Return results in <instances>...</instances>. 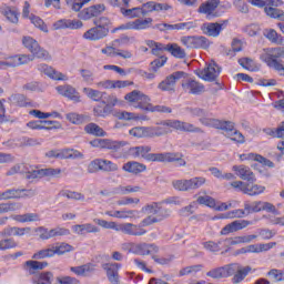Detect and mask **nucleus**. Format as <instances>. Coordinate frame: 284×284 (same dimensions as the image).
I'll list each match as a JSON object with an SVG mask.
<instances>
[{
  "mask_svg": "<svg viewBox=\"0 0 284 284\" xmlns=\"http://www.w3.org/2000/svg\"><path fill=\"white\" fill-rule=\"evenodd\" d=\"M110 32V28H101L95 26L94 28L89 29L84 32L83 39L89 41H99L101 39H105Z\"/></svg>",
  "mask_w": 284,
  "mask_h": 284,
  "instance_id": "25",
  "label": "nucleus"
},
{
  "mask_svg": "<svg viewBox=\"0 0 284 284\" xmlns=\"http://www.w3.org/2000/svg\"><path fill=\"white\" fill-rule=\"evenodd\" d=\"M166 52H169L175 59H185V57H187L185 49L178 43H168Z\"/></svg>",
  "mask_w": 284,
  "mask_h": 284,
  "instance_id": "37",
  "label": "nucleus"
},
{
  "mask_svg": "<svg viewBox=\"0 0 284 284\" xmlns=\"http://www.w3.org/2000/svg\"><path fill=\"white\" fill-rule=\"evenodd\" d=\"M145 161L165 163L168 162V152L166 153H146L144 158Z\"/></svg>",
  "mask_w": 284,
  "mask_h": 284,
  "instance_id": "52",
  "label": "nucleus"
},
{
  "mask_svg": "<svg viewBox=\"0 0 284 284\" xmlns=\"http://www.w3.org/2000/svg\"><path fill=\"white\" fill-rule=\"evenodd\" d=\"M248 225H254V222L250 220H235L226 224L220 232L221 236H227V234H234V232H241L245 230Z\"/></svg>",
  "mask_w": 284,
  "mask_h": 284,
  "instance_id": "16",
  "label": "nucleus"
},
{
  "mask_svg": "<svg viewBox=\"0 0 284 284\" xmlns=\"http://www.w3.org/2000/svg\"><path fill=\"white\" fill-rule=\"evenodd\" d=\"M215 130H222L224 136H230L234 130V122L217 120Z\"/></svg>",
  "mask_w": 284,
  "mask_h": 284,
  "instance_id": "39",
  "label": "nucleus"
},
{
  "mask_svg": "<svg viewBox=\"0 0 284 284\" xmlns=\"http://www.w3.org/2000/svg\"><path fill=\"white\" fill-rule=\"evenodd\" d=\"M125 152H128L130 156H133V159H139V156H141L142 159H145L148 156V153L152 152V146L141 145V146L130 148V143L128 142V145L124 146V150L119 153L125 154Z\"/></svg>",
  "mask_w": 284,
  "mask_h": 284,
  "instance_id": "22",
  "label": "nucleus"
},
{
  "mask_svg": "<svg viewBox=\"0 0 284 284\" xmlns=\"http://www.w3.org/2000/svg\"><path fill=\"white\" fill-rule=\"evenodd\" d=\"M58 94L69 99L73 103H81V93L77 91V89L70 84L59 85L55 88Z\"/></svg>",
  "mask_w": 284,
  "mask_h": 284,
  "instance_id": "18",
  "label": "nucleus"
},
{
  "mask_svg": "<svg viewBox=\"0 0 284 284\" xmlns=\"http://www.w3.org/2000/svg\"><path fill=\"white\" fill-rule=\"evenodd\" d=\"M265 37L268 39V41H271V43H276V45H284L283 36L278 34L274 29L266 30Z\"/></svg>",
  "mask_w": 284,
  "mask_h": 284,
  "instance_id": "43",
  "label": "nucleus"
},
{
  "mask_svg": "<svg viewBox=\"0 0 284 284\" xmlns=\"http://www.w3.org/2000/svg\"><path fill=\"white\" fill-rule=\"evenodd\" d=\"M61 174V169H41L24 172L27 181H34V179H43V176H57Z\"/></svg>",
  "mask_w": 284,
  "mask_h": 284,
  "instance_id": "19",
  "label": "nucleus"
},
{
  "mask_svg": "<svg viewBox=\"0 0 284 284\" xmlns=\"http://www.w3.org/2000/svg\"><path fill=\"white\" fill-rule=\"evenodd\" d=\"M261 59L268 68H273V70H276V72L284 77V65L277 60L278 57L272 55V52L266 49L264 53L261 54Z\"/></svg>",
  "mask_w": 284,
  "mask_h": 284,
  "instance_id": "21",
  "label": "nucleus"
},
{
  "mask_svg": "<svg viewBox=\"0 0 284 284\" xmlns=\"http://www.w3.org/2000/svg\"><path fill=\"white\" fill-rule=\"evenodd\" d=\"M172 130L203 134V129L181 120H164L158 123V126H135L129 131V134L135 139H154V136H165Z\"/></svg>",
  "mask_w": 284,
  "mask_h": 284,
  "instance_id": "1",
  "label": "nucleus"
},
{
  "mask_svg": "<svg viewBox=\"0 0 284 284\" xmlns=\"http://www.w3.org/2000/svg\"><path fill=\"white\" fill-rule=\"evenodd\" d=\"M13 220L17 221L18 223H34L39 221V214L27 213L22 215H14Z\"/></svg>",
  "mask_w": 284,
  "mask_h": 284,
  "instance_id": "45",
  "label": "nucleus"
},
{
  "mask_svg": "<svg viewBox=\"0 0 284 284\" xmlns=\"http://www.w3.org/2000/svg\"><path fill=\"white\" fill-rule=\"evenodd\" d=\"M129 251L132 254H138L139 256H150L152 254H159V246L156 244L150 243H129Z\"/></svg>",
  "mask_w": 284,
  "mask_h": 284,
  "instance_id": "10",
  "label": "nucleus"
},
{
  "mask_svg": "<svg viewBox=\"0 0 284 284\" xmlns=\"http://www.w3.org/2000/svg\"><path fill=\"white\" fill-rule=\"evenodd\" d=\"M22 44L24 45V48H27L28 51L31 52V54H33V57H36V59H44V61H48V59H52L50 57V52L41 48V45H39V42L32 37H23Z\"/></svg>",
  "mask_w": 284,
  "mask_h": 284,
  "instance_id": "7",
  "label": "nucleus"
},
{
  "mask_svg": "<svg viewBox=\"0 0 284 284\" xmlns=\"http://www.w3.org/2000/svg\"><path fill=\"white\" fill-rule=\"evenodd\" d=\"M229 23V20H220L219 22H205L201 26V30L203 34H206V37H213L216 39L217 37H221V32L227 28Z\"/></svg>",
  "mask_w": 284,
  "mask_h": 284,
  "instance_id": "8",
  "label": "nucleus"
},
{
  "mask_svg": "<svg viewBox=\"0 0 284 284\" xmlns=\"http://www.w3.org/2000/svg\"><path fill=\"white\" fill-rule=\"evenodd\" d=\"M174 161H176L179 168H185L187 165V162L183 160V154L168 152L166 163H174Z\"/></svg>",
  "mask_w": 284,
  "mask_h": 284,
  "instance_id": "46",
  "label": "nucleus"
},
{
  "mask_svg": "<svg viewBox=\"0 0 284 284\" xmlns=\"http://www.w3.org/2000/svg\"><path fill=\"white\" fill-rule=\"evenodd\" d=\"M110 32V28H101L95 26L94 28L89 29L84 32L83 39L89 41H99L101 39H105Z\"/></svg>",
  "mask_w": 284,
  "mask_h": 284,
  "instance_id": "24",
  "label": "nucleus"
},
{
  "mask_svg": "<svg viewBox=\"0 0 284 284\" xmlns=\"http://www.w3.org/2000/svg\"><path fill=\"white\" fill-rule=\"evenodd\" d=\"M201 270H203V264L186 266L180 271V275L181 276H187V274L194 275L197 272H201Z\"/></svg>",
  "mask_w": 284,
  "mask_h": 284,
  "instance_id": "60",
  "label": "nucleus"
},
{
  "mask_svg": "<svg viewBox=\"0 0 284 284\" xmlns=\"http://www.w3.org/2000/svg\"><path fill=\"white\" fill-rule=\"evenodd\" d=\"M182 88L184 92H189V94H203V92H205V85L195 80L183 82Z\"/></svg>",
  "mask_w": 284,
  "mask_h": 284,
  "instance_id": "31",
  "label": "nucleus"
},
{
  "mask_svg": "<svg viewBox=\"0 0 284 284\" xmlns=\"http://www.w3.org/2000/svg\"><path fill=\"white\" fill-rule=\"evenodd\" d=\"M74 247L65 242H57L49 244L47 247L36 252L32 255L33 261H43V258H53V256H63L68 252H72Z\"/></svg>",
  "mask_w": 284,
  "mask_h": 284,
  "instance_id": "2",
  "label": "nucleus"
},
{
  "mask_svg": "<svg viewBox=\"0 0 284 284\" xmlns=\"http://www.w3.org/2000/svg\"><path fill=\"white\" fill-rule=\"evenodd\" d=\"M185 77H187V73H185L184 71H175L169 77H166L165 80L160 82L158 88L159 90H162V92H170L174 90L176 81H181V79H185Z\"/></svg>",
  "mask_w": 284,
  "mask_h": 284,
  "instance_id": "11",
  "label": "nucleus"
},
{
  "mask_svg": "<svg viewBox=\"0 0 284 284\" xmlns=\"http://www.w3.org/2000/svg\"><path fill=\"white\" fill-rule=\"evenodd\" d=\"M180 42L187 50H207L210 48V40L203 36H184L180 38Z\"/></svg>",
  "mask_w": 284,
  "mask_h": 284,
  "instance_id": "5",
  "label": "nucleus"
},
{
  "mask_svg": "<svg viewBox=\"0 0 284 284\" xmlns=\"http://www.w3.org/2000/svg\"><path fill=\"white\" fill-rule=\"evenodd\" d=\"M219 6H221V0H206L200 4L197 12L199 14H205L209 20L216 19L219 17V13H216Z\"/></svg>",
  "mask_w": 284,
  "mask_h": 284,
  "instance_id": "13",
  "label": "nucleus"
},
{
  "mask_svg": "<svg viewBox=\"0 0 284 284\" xmlns=\"http://www.w3.org/2000/svg\"><path fill=\"white\" fill-rule=\"evenodd\" d=\"M207 183V179L203 176H195L191 179H182V180H174L172 182V186L178 192H194V190H200Z\"/></svg>",
  "mask_w": 284,
  "mask_h": 284,
  "instance_id": "3",
  "label": "nucleus"
},
{
  "mask_svg": "<svg viewBox=\"0 0 284 284\" xmlns=\"http://www.w3.org/2000/svg\"><path fill=\"white\" fill-rule=\"evenodd\" d=\"M121 13L123 14V17H129V19H138L139 17H141V8L140 7H135L132 9H121Z\"/></svg>",
  "mask_w": 284,
  "mask_h": 284,
  "instance_id": "58",
  "label": "nucleus"
},
{
  "mask_svg": "<svg viewBox=\"0 0 284 284\" xmlns=\"http://www.w3.org/2000/svg\"><path fill=\"white\" fill-rule=\"evenodd\" d=\"M30 232H32L31 227L9 226L3 230L2 234L4 236H26Z\"/></svg>",
  "mask_w": 284,
  "mask_h": 284,
  "instance_id": "35",
  "label": "nucleus"
},
{
  "mask_svg": "<svg viewBox=\"0 0 284 284\" xmlns=\"http://www.w3.org/2000/svg\"><path fill=\"white\" fill-rule=\"evenodd\" d=\"M168 10H172V6L169 3L149 1L142 6L141 14L142 17H145L149 12H168Z\"/></svg>",
  "mask_w": 284,
  "mask_h": 284,
  "instance_id": "23",
  "label": "nucleus"
},
{
  "mask_svg": "<svg viewBox=\"0 0 284 284\" xmlns=\"http://www.w3.org/2000/svg\"><path fill=\"white\" fill-rule=\"evenodd\" d=\"M17 210H21V204L14 202L0 204V214H6L8 212H17Z\"/></svg>",
  "mask_w": 284,
  "mask_h": 284,
  "instance_id": "55",
  "label": "nucleus"
},
{
  "mask_svg": "<svg viewBox=\"0 0 284 284\" xmlns=\"http://www.w3.org/2000/svg\"><path fill=\"white\" fill-rule=\"evenodd\" d=\"M260 212H270L271 214H275V216H278V214H281L276 210V206L274 204L263 201H260Z\"/></svg>",
  "mask_w": 284,
  "mask_h": 284,
  "instance_id": "59",
  "label": "nucleus"
},
{
  "mask_svg": "<svg viewBox=\"0 0 284 284\" xmlns=\"http://www.w3.org/2000/svg\"><path fill=\"white\" fill-rule=\"evenodd\" d=\"M102 268L105 270L106 276L110 283L119 284V271L121 270V264L105 263V264H102Z\"/></svg>",
  "mask_w": 284,
  "mask_h": 284,
  "instance_id": "27",
  "label": "nucleus"
},
{
  "mask_svg": "<svg viewBox=\"0 0 284 284\" xmlns=\"http://www.w3.org/2000/svg\"><path fill=\"white\" fill-rule=\"evenodd\" d=\"M118 232H122V234H126L128 236H145L148 234V230L141 227V224L134 223L119 224Z\"/></svg>",
  "mask_w": 284,
  "mask_h": 284,
  "instance_id": "17",
  "label": "nucleus"
},
{
  "mask_svg": "<svg viewBox=\"0 0 284 284\" xmlns=\"http://www.w3.org/2000/svg\"><path fill=\"white\" fill-rule=\"evenodd\" d=\"M32 196H37V192L34 190L9 189L4 192H0V201H10L12 199H32Z\"/></svg>",
  "mask_w": 284,
  "mask_h": 284,
  "instance_id": "9",
  "label": "nucleus"
},
{
  "mask_svg": "<svg viewBox=\"0 0 284 284\" xmlns=\"http://www.w3.org/2000/svg\"><path fill=\"white\" fill-rule=\"evenodd\" d=\"M119 170V165L114 164L110 160H101L100 159V171L101 172H116Z\"/></svg>",
  "mask_w": 284,
  "mask_h": 284,
  "instance_id": "53",
  "label": "nucleus"
},
{
  "mask_svg": "<svg viewBox=\"0 0 284 284\" xmlns=\"http://www.w3.org/2000/svg\"><path fill=\"white\" fill-rule=\"evenodd\" d=\"M9 101L12 105H18L19 108H26L28 105V98L21 93L12 94Z\"/></svg>",
  "mask_w": 284,
  "mask_h": 284,
  "instance_id": "48",
  "label": "nucleus"
},
{
  "mask_svg": "<svg viewBox=\"0 0 284 284\" xmlns=\"http://www.w3.org/2000/svg\"><path fill=\"white\" fill-rule=\"evenodd\" d=\"M139 211L138 210H122V211H118V219H132L133 221H136L139 219H141V215H139Z\"/></svg>",
  "mask_w": 284,
  "mask_h": 284,
  "instance_id": "47",
  "label": "nucleus"
},
{
  "mask_svg": "<svg viewBox=\"0 0 284 284\" xmlns=\"http://www.w3.org/2000/svg\"><path fill=\"white\" fill-rule=\"evenodd\" d=\"M82 92L92 101H100L103 99V94H105V92H101L92 88H83Z\"/></svg>",
  "mask_w": 284,
  "mask_h": 284,
  "instance_id": "50",
  "label": "nucleus"
},
{
  "mask_svg": "<svg viewBox=\"0 0 284 284\" xmlns=\"http://www.w3.org/2000/svg\"><path fill=\"white\" fill-rule=\"evenodd\" d=\"M235 270H236V265L226 264L224 266L212 268L206 273V276L215 280L230 278V276H232V273Z\"/></svg>",
  "mask_w": 284,
  "mask_h": 284,
  "instance_id": "20",
  "label": "nucleus"
},
{
  "mask_svg": "<svg viewBox=\"0 0 284 284\" xmlns=\"http://www.w3.org/2000/svg\"><path fill=\"white\" fill-rule=\"evenodd\" d=\"M2 14L10 21L11 23H19V13L12 10L10 7H6L2 10Z\"/></svg>",
  "mask_w": 284,
  "mask_h": 284,
  "instance_id": "54",
  "label": "nucleus"
},
{
  "mask_svg": "<svg viewBox=\"0 0 284 284\" xmlns=\"http://www.w3.org/2000/svg\"><path fill=\"white\" fill-rule=\"evenodd\" d=\"M196 77L203 79V81H216L219 74H221V67L215 62L207 64L203 70H195Z\"/></svg>",
  "mask_w": 284,
  "mask_h": 284,
  "instance_id": "12",
  "label": "nucleus"
},
{
  "mask_svg": "<svg viewBox=\"0 0 284 284\" xmlns=\"http://www.w3.org/2000/svg\"><path fill=\"white\" fill-rule=\"evenodd\" d=\"M135 192H141V186H132V185H126V186H119L115 189V194H132Z\"/></svg>",
  "mask_w": 284,
  "mask_h": 284,
  "instance_id": "61",
  "label": "nucleus"
},
{
  "mask_svg": "<svg viewBox=\"0 0 284 284\" xmlns=\"http://www.w3.org/2000/svg\"><path fill=\"white\" fill-rule=\"evenodd\" d=\"M247 214L245 213V209H235L223 214L222 219H244Z\"/></svg>",
  "mask_w": 284,
  "mask_h": 284,
  "instance_id": "57",
  "label": "nucleus"
},
{
  "mask_svg": "<svg viewBox=\"0 0 284 284\" xmlns=\"http://www.w3.org/2000/svg\"><path fill=\"white\" fill-rule=\"evenodd\" d=\"M93 114L94 116H101L102 119H105V116H110V114H112V106L106 104L105 101H102L100 104L94 106Z\"/></svg>",
  "mask_w": 284,
  "mask_h": 284,
  "instance_id": "38",
  "label": "nucleus"
},
{
  "mask_svg": "<svg viewBox=\"0 0 284 284\" xmlns=\"http://www.w3.org/2000/svg\"><path fill=\"white\" fill-rule=\"evenodd\" d=\"M244 212L246 213V215L261 212V201H254L253 203L245 201L244 202Z\"/></svg>",
  "mask_w": 284,
  "mask_h": 284,
  "instance_id": "51",
  "label": "nucleus"
},
{
  "mask_svg": "<svg viewBox=\"0 0 284 284\" xmlns=\"http://www.w3.org/2000/svg\"><path fill=\"white\" fill-rule=\"evenodd\" d=\"M195 28H199V24L196 21H189V22H180L173 24V30L176 32H183L185 30L186 32H190V30H195Z\"/></svg>",
  "mask_w": 284,
  "mask_h": 284,
  "instance_id": "42",
  "label": "nucleus"
},
{
  "mask_svg": "<svg viewBox=\"0 0 284 284\" xmlns=\"http://www.w3.org/2000/svg\"><path fill=\"white\" fill-rule=\"evenodd\" d=\"M153 21L154 20L152 18H146L144 20L136 19L134 21H129L116 27L113 32H118V30H148Z\"/></svg>",
  "mask_w": 284,
  "mask_h": 284,
  "instance_id": "14",
  "label": "nucleus"
},
{
  "mask_svg": "<svg viewBox=\"0 0 284 284\" xmlns=\"http://www.w3.org/2000/svg\"><path fill=\"white\" fill-rule=\"evenodd\" d=\"M159 205H160V203H158V202L146 204L141 209V212L143 214H152L153 216H156V214L159 212Z\"/></svg>",
  "mask_w": 284,
  "mask_h": 284,
  "instance_id": "62",
  "label": "nucleus"
},
{
  "mask_svg": "<svg viewBox=\"0 0 284 284\" xmlns=\"http://www.w3.org/2000/svg\"><path fill=\"white\" fill-rule=\"evenodd\" d=\"M265 192V186L254 184V182H248L246 184L245 194L248 196H258V194H263Z\"/></svg>",
  "mask_w": 284,
  "mask_h": 284,
  "instance_id": "41",
  "label": "nucleus"
},
{
  "mask_svg": "<svg viewBox=\"0 0 284 284\" xmlns=\"http://www.w3.org/2000/svg\"><path fill=\"white\" fill-rule=\"evenodd\" d=\"M264 12L267 14V17H271V19H280V21H284V12L281 9L265 7Z\"/></svg>",
  "mask_w": 284,
  "mask_h": 284,
  "instance_id": "49",
  "label": "nucleus"
},
{
  "mask_svg": "<svg viewBox=\"0 0 284 284\" xmlns=\"http://www.w3.org/2000/svg\"><path fill=\"white\" fill-rule=\"evenodd\" d=\"M65 28H69V30H79L83 28V22H81V20L61 19L53 23L54 30H65Z\"/></svg>",
  "mask_w": 284,
  "mask_h": 284,
  "instance_id": "30",
  "label": "nucleus"
},
{
  "mask_svg": "<svg viewBox=\"0 0 284 284\" xmlns=\"http://www.w3.org/2000/svg\"><path fill=\"white\" fill-rule=\"evenodd\" d=\"M233 172H235L236 176H240L242 181H247V183H255L256 176L250 166L245 165H233Z\"/></svg>",
  "mask_w": 284,
  "mask_h": 284,
  "instance_id": "26",
  "label": "nucleus"
},
{
  "mask_svg": "<svg viewBox=\"0 0 284 284\" xmlns=\"http://www.w3.org/2000/svg\"><path fill=\"white\" fill-rule=\"evenodd\" d=\"M87 134H92L93 136H106V132L99 126L97 123H89L84 126Z\"/></svg>",
  "mask_w": 284,
  "mask_h": 284,
  "instance_id": "40",
  "label": "nucleus"
},
{
  "mask_svg": "<svg viewBox=\"0 0 284 284\" xmlns=\"http://www.w3.org/2000/svg\"><path fill=\"white\" fill-rule=\"evenodd\" d=\"M122 170L129 172V174H141V172L148 170V166L136 161H130L123 164Z\"/></svg>",
  "mask_w": 284,
  "mask_h": 284,
  "instance_id": "33",
  "label": "nucleus"
},
{
  "mask_svg": "<svg viewBox=\"0 0 284 284\" xmlns=\"http://www.w3.org/2000/svg\"><path fill=\"white\" fill-rule=\"evenodd\" d=\"M73 232L75 234H97L101 232L99 226H94L93 224L87 223V224H77L72 227Z\"/></svg>",
  "mask_w": 284,
  "mask_h": 284,
  "instance_id": "34",
  "label": "nucleus"
},
{
  "mask_svg": "<svg viewBox=\"0 0 284 284\" xmlns=\"http://www.w3.org/2000/svg\"><path fill=\"white\" fill-rule=\"evenodd\" d=\"M92 148H100V150H110L111 152H123L128 145V141H113L110 139H95L90 142Z\"/></svg>",
  "mask_w": 284,
  "mask_h": 284,
  "instance_id": "6",
  "label": "nucleus"
},
{
  "mask_svg": "<svg viewBox=\"0 0 284 284\" xmlns=\"http://www.w3.org/2000/svg\"><path fill=\"white\" fill-rule=\"evenodd\" d=\"M40 233V239L42 241H49V239H54L57 236H68L70 235V230L65 227L57 226L54 229L48 230L47 227L40 226L37 229Z\"/></svg>",
  "mask_w": 284,
  "mask_h": 284,
  "instance_id": "15",
  "label": "nucleus"
},
{
  "mask_svg": "<svg viewBox=\"0 0 284 284\" xmlns=\"http://www.w3.org/2000/svg\"><path fill=\"white\" fill-rule=\"evenodd\" d=\"M38 281H40L41 284H52L54 281V274L50 271L42 272L39 274Z\"/></svg>",
  "mask_w": 284,
  "mask_h": 284,
  "instance_id": "64",
  "label": "nucleus"
},
{
  "mask_svg": "<svg viewBox=\"0 0 284 284\" xmlns=\"http://www.w3.org/2000/svg\"><path fill=\"white\" fill-rule=\"evenodd\" d=\"M101 12H105V4H95L80 11L79 19L88 21L92 19V17H99Z\"/></svg>",
  "mask_w": 284,
  "mask_h": 284,
  "instance_id": "28",
  "label": "nucleus"
},
{
  "mask_svg": "<svg viewBox=\"0 0 284 284\" xmlns=\"http://www.w3.org/2000/svg\"><path fill=\"white\" fill-rule=\"evenodd\" d=\"M23 270L27 272V274H29V276H33V274H37L38 271L37 261L29 260L24 262Z\"/></svg>",
  "mask_w": 284,
  "mask_h": 284,
  "instance_id": "63",
  "label": "nucleus"
},
{
  "mask_svg": "<svg viewBox=\"0 0 284 284\" xmlns=\"http://www.w3.org/2000/svg\"><path fill=\"white\" fill-rule=\"evenodd\" d=\"M97 88H100L101 90H114L116 88H128V85H130V83H128V81H121V80H103L98 82Z\"/></svg>",
  "mask_w": 284,
  "mask_h": 284,
  "instance_id": "32",
  "label": "nucleus"
},
{
  "mask_svg": "<svg viewBox=\"0 0 284 284\" xmlns=\"http://www.w3.org/2000/svg\"><path fill=\"white\" fill-rule=\"evenodd\" d=\"M230 265H235V270L232 272V282L234 284L243 283L245 281V276L252 272V267L250 266H241L239 263H231Z\"/></svg>",
  "mask_w": 284,
  "mask_h": 284,
  "instance_id": "29",
  "label": "nucleus"
},
{
  "mask_svg": "<svg viewBox=\"0 0 284 284\" xmlns=\"http://www.w3.org/2000/svg\"><path fill=\"white\" fill-rule=\"evenodd\" d=\"M16 247H19V242H16L13 237L0 240V252H7V250H14Z\"/></svg>",
  "mask_w": 284,
  "mask_h": 284,
  "instance_id": "44",
  "label": "nucleus"
},
{
  "mask_svg": "<svg viewBox=\"0 0 284 284\" xmlns=\"http://www.w3.org/2000/svg\"><path fill=\"white\" fill-rule=\"evenodd\" d=\"M70 270L73 274H77V276H90V274H93L95 268L94 264L87 263L81 266H72Z\"/></svg>",
  "mask_w": 284,
  "mask_h": 284,
  "instance_id": "36",
  "label": "nucleus"
},
{
  "mask_svg": "<svg viewBox=\"0 0 284 284\" xmlns=\"http://www.w3.org/2000/svg\"><path fill=\"white\" fill-rule=\"evenodd\" d=\"M267 276L274 281V283H281L284 281V270L273 268L267 272Z\"/></svg>",
  "mask_w": 284,
  "mask_h": 284,
  "instance_id": "56",
  "label": "nucleus"
},
{
  "mask_svg": "<svg viewBox=\"0 0 284 284\" xmlns=\"http://www.w3.org/2000/svg\"><path fill=\"white\" fill-rule=\"evenodd\" d=\"M125 101H129L133 108H139L140 110H145L146 112L152 111L151 99L143 92L139 90H133L124 97Z\"/></svg>",
  "mask_w": 284,
  "mask_h": 284,
  "instance_id": "4",
  "label": "nucleus"
}]
</instances>
